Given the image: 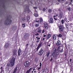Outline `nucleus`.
I'll list each match as a JSON object with an SVG mask.
<instances>
[{
	"instance_id": "obj_5",
	"label": "nucleus",
	"mask_w": 73,
	"mask_h": 73,
	"mask_svg": "<svg viewBox=\"0 0 73 73\" xmlns=\"http://www.w3.org/2000/svg\"><path fill=\"white\" fill-rule=\"evenodd\" d=\"M26 7L27 8L26 9H24V14H26L28 12V13H30L31 12V10L29 9V6L28 5H26Z\"/></svg>"
},
{
	"instance_id": "obj_24",
	"label": "nucleus",
	"mask_w": 73,
	"mask_h": 73,
	"mask_svg": "<svg viewBox=\"0 0 73 73\" xmlns=\"http://www.w3.org/2000/svg\"><path fill=\"white\" fill-rule=\"evenodd\" d=\"M61 21L62 24H63L65 23V21L64 19H62Z\"/></svg>"
},
{
	"instance_id": "obj_2",
	"label": "nucleus",
	"mask_w": 73,
	"mask_h": 73,
	"mask_svg": "<svg viewBox=\"0 0 73 73\" xmlns=\"http://www.w3.org/2000/svg\"><path fill=\"white\" fill-rule=\"evenodd\" d=\"M59 28V32L60 33H62L64 32V29H65V27L63 25H58Z\"/></svg>"
},
{
	"instance_id": "obj_40",
	"label": "nucleus",
	"mask_w": 73,
	"mask_h": 73,
	"mask_svg": "<svg viewBox=\"0 0 73 73\" xmlns=\"http://www.w3.org/2000/svg\"><path fill=\"white\" fill-rule=\"evenodd\" d=\"M42 10H43V11H45L46 10V9L44 8Z\"/></svg>"
},
{
	"instance_id": "obj_8",
	"label": "nucleus",
	"mask_w": 73,
	"mask_h": 73,
	"mask_svg": "<svg viewBox=\"0 0 73 73\" xmlns=\"http://www.w3.org/2000/svg\"><path fill=\"white\" fill-rule=\"evenodd\" d=\"M44 26L45 28V29H46L47 30H48V23L45 22L44 23Z\"/></svg>"
},
{
	"instance_id": "obj_58",
	"label": "nucleus",
	"mask_w": 73,
	"mask_h": 73,
	"mask_svg": "<svg viewBox=\"0 0 73 73\" xmlns=\"http://www.w3.org/2000/svg\"><path fill=\"white\" fill-rule=\"evenodd\" d=\"M65 57L66 56V53H65Z\"/></svg>"
},
{
	"instance_id": "obj_44",
	"label": "nucleus",
	"mask_w": 73,
	"mask_h": 73,
	"mask_svg": "<svg viewBox=\"0 0 73 73\" xmlns=\"http://www.w3.org/2000/svg\"><path fill=\"white\" fill-rule=\"evenodd\" d=\"M54 20H55V21H56V20H57V19L56 18H54Z\"/></svg>"
},
{
	"instance_id": "obj_60",
	"label": "nucleus",
	"mask_w": 73,
	"mask_h": 73,
	"mask_svg": "<svg viewBox=\"0 0 73 73\" xmlns=\"http://www.w3.org/2000/svg\"><path fill=\"white\" fill-rule=\"evenodd\" d=\"M66 29H68L69 28V27H66Z\"/></svg>"
},
{
	"instance_id": "obj_13",
	"label": "nucleus",
	"mask_w": 73,
	"mask_h": 73,
	"mask_svg": "<svg viewBox=\"0 0 73 73\" xmlns=\"http://www.w3.org/2000/svg\"><path fill=\"white\" fill-rule=\"evenodd\" d=\"M10 45L9 43H7L6 44H5V47L7 48H8L9 47Z\"/></svg>"
},
{
	"instance_id": "obj_45",
	"label": "nucleus",
	"mask_w": 73,
	"mask_h": 73,
	"mask_svg": "<svg viewBox=\"0 0 73 73\" xmlns=\"http://www.w3.org/2000/svg\"><path fill=\"white\" fill-rule=\"evenodd\" d=\"M40 66H41L42 65V64H41V63H40Z\"/></svg>"
},
{
	"instance_id": "obj_19",
	"label": "nucleus",
	"mask_w": 73,
	"mask_h": 73,
	"mask_svg": "<svg viewBox=\"0 0 73 73\" xmlns=\"http://www.w3.org/2000/svg\"><path fill=\"white\" fill-rule=\"evenodd\" d=\"M32 69V68H30L29 70H27L26 73H29V72L31 71V70Z\"/></svg>"
},
{
	"instance_id": "obj_6",
	"label": "nucleus",
	"mask_w": 73,
	"mask_h": 73,
	"mask_svg": "<svg viewBox=\"0 0 73 73\" xmlns=\"http://www.w3.org/2000/svg\"><path fill=\"white\" fill-rule=\"evenodd\" d=\"M43 52H44V50H43V49H42V48H41L40 50L38 51V54L39 56H42V55Z\"/></svg>"
},
{
	"instance_id": "obj_29",
	"label": "nucleus",
	"mask_w": 73,
	"mask_h": 73,
	"mask_svg": "<svg viewBox=\"0 0 73 73\" xmlns=\"http://www.w3.org/2000/svg\"><path fill=\"white\" fill-rule=\"evenodd\" d=\"M22 19L23 21H25L26 20V19H25V17H24L22 18Z\"/></svg>"
},
{
	"instance_id": "obj_59",
	"label": "nucleus",
	"mask_w": 73,
	"mask_h": 73,
	"mask_svg": "<svg viewBox=\"0 0 73 73\" xmlns=\"http://www.w3.org/2000/svg\"><path fill=\"white\" fill-rule=\"evenodd\" d=\"M40 68H41V67L38 68V69H40Z\"/></svg>"
},
{
	"instance_id": "obj_56",
	"label": "nucleus",
	"mask_w": 73,
	"mask_h": 73,
	"mask_svg": "<svg viewBox=\"0 0 73 73\" xmlns=\"http://www.w3.org/2000/svg\"><path fill=\"white\" fill-rule=\"evenodd\" d=\"M61 1H64L65 0H61Z\"/></svg>"
},
{
	"instance_id": "obj_28",
	"label": "nucleus",
	"mask_w": 73,
	"mask_h": 73,
	"mask_svg": "<svg viewBox=\"0 0 73 73\" xmlns=\"http://www.w3.org/2000/svg\"><path fill=\"white\" fill-rule=\"evenodd\" d=\"M34 15L35 17H38V15L37 14L35 13L34 14Z\"/></svg>"
},
{
	"instance_id": "obj_55",
	"label": "nucleus",
	"mask_w": 73,
	"mask_h": 73,
	"mask_svg": "<svg viewBox=\"0 0 73 73\" xmlns=\"http://www.w3.org/2000/svg\"><path fill=\"white\" fill-rule=\"evenodd\" d=\"M28 45H29V44H26V46H28Z\"/></svg>"
},
{
	"instance_id": "obj_35",
	"label": "nucleus",
	"mask_w": 73,
	"mask_h": 73,
	"mask_svg": "<svg viewBox=\"0 0 73 73\" xmlns=\"http://www.w3.org/2000/svg\"><path fill=\"white\" fill-rule=\"evenodd\" d=\"M68 10L69 11H71V9H70V7L68 8Z\"/></svg>"
},
{
	"instance_id": "obj_27",
	"label": "nucleus",
	"mask_w": 73,
	"mask_h": 73,
	"mask_svg": "<svg viewBox=\"0 0 73 73\" xmlns=\"http://www.w3.org/2000/svg\"><path fill=\"white\" fill-rule=\"evenodd\" d=\"M38 32L39 33H41V29H40V28H38Z\"/></svg>"
},
{
	"instance_id": "obj_36",
	"label": "nucleus",
	"mask_w": 73,
	"mask_h": 73,
	"mask_svg": "<svg viewBox=\"0 0 73 73\" xmlns=\"http://www.w3.org/2000/svg\"><path fill=\"white\" fill-rule=\"evenodd\" d=\"M7 66H10V64L9 63H8L7 64Z\"/></svg>"
},
{
	"instance_id": "obj_3",
	"label": "nucleus",
	"mask_w": 73,
	"mask_h": 73,
	"mask_svg": "<svg viewBox=\"0 0 73 73\" xmlns=\"http://www.w3.org/2000/svg\"><path fill=\"white\" fill-rule=\"evenodd\" d=\"M16 59L14 57L12 58L11 60H10L9 63L11 65V66L12 67L14 66L15 63V59Z\"/></svg>"
},
{
	"instance_id": "obj_63",
	"label": "nucleus",
	"mask_w": 73,
	"mask_h": 73,
	"mask_svg": "<svg viewBox=\"0 0 73 73\" xmlns=\"http://www.w3.org/2000/svg\"><path fill=\"white\" fill-rule=\"evenodd\" d=\"M48 46H50V45L49 44V45H48Z\"/></svg>"
},
{
	"instance_id": "obj_17",
	"label": "nucleus",
	"mask_w": 73,
	"mask_h": 73,
	"mask_svg": "<svg viewBox=\"0 0 73 73\" xmlns=\"http://www.w3.org/2000/svg\"><path fill=\"white\" fill-rule=\"evenodd\" d=\"M63 15V13L62 12H61L60 13V14H59V17H60V19H61L62 17V15Z\"/></svg>"
},
{
	"instance_id": "obj_57",
	"label": "nucleus",
	"mask_w": 73,
	"mask_h": 73,
	"mask_svg": "<svg viewBox=\"0 0 73 73\" xmlns=\"http://www.w3.org/2000/svg\"><path fill=\"white\" fill-rule=\"evenodd\" d=\"M44 40H45V38H43V41H44Z\"/></svg>"
},
{
	"instance_id": "obj_11",
	"label": "nucleus",
	"mask_w": 73,
	"mask_h": 73,
	"mask_svg": "<svg viewBox=\"0 0 73 73\" xmlns=\"http://www.w3.org/2000/svg\"><path fill=\"white\" fill-rule=\"evenodd\" d=\"M54 20L53 21V18L51 17L50 19L48 21V22L49 23H53L54 22Z\"/></svg>"
},
{
	"instance_id": "obj_32",
	"label": "nucleus",
	"mask_w": 73,
	"mask_h": 73,
	"mask_svg": "<svg viewBox=\"0 0 73 73\" xmlns=\"http://www.w3.org/2000/svg\"><path fill=\"white\" fill-rule=\"evenodd\" d=\"M60 52V53H62L64 52V50H63V49H62L61 50H59Z\"/></svg>"
},
{
	"instance_id": "obj_26",
	"label": "nucleus",
	"mask_w": 73,
	"mask_h": 73,
	"mask_svg": "<svg viewBox=\"0 0 73 73\" xmlns=\"http://www.w3.org/2000/svg\"><path fill=\"white\" fill-rule=\"evenodd\" d=\"M48 12L49 13H51V12H52V9H49L48 10Z\"/></svg>"
},
{
	"instance_id": "obj_10",
	"label": "nucleus",
	"mask_w": 73,
	"mask_h": 73,
	"mask_svg": "<svg viewBox=\"0 0 73 73\" xmlns=\"http://www.w3.org/2000/svg\"><path fill=\"white\" fill-rule=\"evenodd\" d=\"M23 38L25 39H28L29 38V36H28V33H25V35L23 36Z\"/></svg>"
},
{
	"instance_id": "obj_22",
	"label": "nucleus",
	"mask_w": 73,
	"mask_h": 73,
	"mask_svg": "<svg viewBox=\"0 0 73 73\" xmlns=\"http://www.w3.org/2000/svg\"><path fill=\"white\" fill-rule=\"evenodd\" d=\"M40 23H42V22H43V19L42 18H40Z\"/></svg>"
},
{
	"instance_id": "obj_7",
	"label": "nucleus",
	"mask_w": 73,
	"mask_h": 73,
	"mask_svg": "<svg viewBox=\"0 0 73 73\" xmlns=\"http://www.w3.org/2000/svg\"><path fill=\"white\" fill-rule=\"evenodd\" d=\"M56 53V57L57 56H58V54H59V52L58 51H57V50L55 48L54 50V52H53V54H55Z\"/></svg>"
},
{
	"instance_id": "obj_38",
	"label": "nucleus",
	"mask_w": 73,
	"mask_h": 73,
	"mask_svg": "<svg viewBox=\"0 0 73 73\" xmlns=\"http://www.w3.org/2000/svg\"><path fill=\"white\" fill-rule=\"evenodd\" d=\"M1 73H2V72H3V69H3V67H1Z\"/></svg>"
},
{
	"instance_id": "obj_15",
	"label": "nucleus",
	"mask_w": 73,
	"mask_h": 73,
	"mask_svg": "<svg viewBox=\"0 0 73 73\" xmlns=\"http://www.w3.org/2000/svg\"><path fill=\"white\" fill-rule=\"evenodd\" d=\"M16 53H17V51L16 50H14L13 51V56H16Z\"/></svg>"
},
{
	"instance_id": "obj_41",
	"label": "nucleus",
	"mask_w": 73,
	"mask_h": 73,
	"mask_svg": "<svg viewBox=\"0 0 73 73\" xmlns=\"http://www.w3.org/2000/svg\"><path fill=\"white\" fill-rule=\"evenodd\" d=\"M35 36H38V35H39V34L38 33H36V34H35Z\"/></svg>"
},
{
	"instance_id": "obj_34",
	"label": "nucleus",
	"mask_w": 73,
	"mask_h": 73,
	"mask_svg": "<svg viewBox=\"0 0 73 73\" xmlns=\"http://www.w3.org/2000/svg\"><path fill=\"white\" fill-rule=\"evenodd\" d=\"M36 38H37V40H40V38L38 36L36 37Z\"/></svg>"
},
{
	"instance_id": "obj_49",
	"label": "nucleus",
	"mask_w": 73,
	"mask_h": 73,
	"mask_svg": "<svg viewBox=\"0 0 73 73\" xmlns=\"http://www.w3.org/2000/svg\"><path fill=\"white\" fill-rule=\"evenodd\" d=\"M33 8L34 9H37V7H34Z\"/></svg>"
},
{
	"instance_id": "obj_16",
	"label": "nucleus",
	"mask_w": 73,
	"mask_h": 73,
	"mask_svg": "<svg viewBox=\"0 0 73 73\" xmlns=\"http://www.w3.org/2000/svg\"><path fill=\"white\" fill-rule=\"evenodd\" d=\"M47 40H48L49 38H50V37H51V34H47Z\"/></svg>"
},
{
	"instance_id": "obj_33",
	"label": "nucleus",
	"mask_w": 73,
	"mask_h": 73,
	"mask_svg": "<svg viewBox=\"0 0 73 73\" xmlns=\"http://www.w3.org/2000/svg\"><path fill=\"white\" fill-rule=\"evenodd\" d=\"M35 26L36 27H38L39 26V24H36L35 25Z\"/></svg>"
},
{
	"instance_id": "obj_23",
	"label": "nucleus",
	"mask_w": 73,
	"mask_h": 73,
	"mask_svg": "<svg viewBox=\"0 0 73 73\" xmlns=\"http://www.w3.org/2000/svg\"><path fill=\"white\" fill-rule=\"evenodd\" d=\"M27 21H29V20H30V17L29 16H28L27 17Z\"/></svg>"
},
{
	"instance_id": "obj_62",
	"label": "nucleus",
	"mask_w": 73,
	"mask_h": 73,
	"mask_svg": "<svg viewBox=\"0 0 73 73\" xmlns=\"http://www.w3.org/2000/svg\"><path fill=\"white\" fill-rule=\"evenodd\" d=\"M56 16H58V14H56Z\"/></svg>"
},
{
	"instance_id": "obj_18",
	"label": "nucleus",
	"mask_w": 73,
	"mask_h": 73,
	"mask_svg": "<svg viewBox=\"0 0 73 73\" xmlns=\"http://www.w3.org/2000/svg\"><path fill=\"white\" fill-rule=\"evenodd\" d=\"M21 49L19 48L18 52V56H20V53H21Z\"/></svg>"
},
{
	"instance_id": "obj_39",
	"label": "nucleus",
	"mask_w": 73,
	"mask_h": 73,
	"mask_svg": "<svg viewBox=\"0 0 73 73\" xmlns=\"http://www.w3.org/2000/svg\"><path fill=\"white\" fill-rule=\"evenodd\" d=\"M39 41H40V40H36V43H38V42H39Z\"/></svg>"
},
{
	"instance_id": "obj_54",
	"label": "nucleus",
	"mask_w": 73,
	"mask_h": 73,
	"mask_svg": "<svg viewBox=\"0 0 73 73\" xmlns=\"http://www.w3.org/2000/svg\"><path fill=\"white\" fill-rule=\"evenodd\" d=\"M56 17V16H55V15H54V16H53V17H54V18H55Z\"/></svg>"
},
{
	"instance_id": "obj_25",
	"label": "nucleus",
	"mask_w": 73,
	"mask_h": 73,
	"mask_svg": "<svg viewBox=\"0 0 73 73\" xmlns=\"http://www.w3.org/2000/svg\"><path fill=\"white\" fill-rule=\"evenodd\" d=\"M57 36L58 37H62V35L61 34H59L58 35H57Z\"/></svg>"
},
{
	"instance_id": "obj_9",
	"label": "nucleus",
	"mask_w": 73,
	"mask_h": 73,
	"mask_svg": "<svg viewBox=\"0 0 73 73\" xmlns=\"http://www.w3.org/2000/svg\"><path fill=\"white\" fill-rule=\"evenodd\" d=\"M42 42H41L38 45V46L37 47L36 49L37 51H38V49H40V48H41V46H42Z\"/></svg>"
},
{
	"instance_id": "obj_51",
	"label": "nucleus",
	"mask_w": 73,
	"mask_h": 73,
	"mask_svg": "<svg viewBox=\"0 0 73 73\" xmlns=\"http://www.w3.org/2000/svg\"><path fill=\"white\" fill-rule=\"evenodd\" d=\"M66 4H68V1H66Z\"/></svg>"
},
{
	"instance_id": "obj_37",
	"label": "nucleus",
	"mask_w": 73,
	"mask_h": 73,
	"mask_svg": "<svg viewBox=\"0 0 73 73\" xmlns=\"http://www.w3.org/2000/svg\"><path fill=\"white\" fill-rule=\"evenodd\" d=\"M35 22L36 23H39V22H40V21L39 20L38 21H36Z\"/></svg>"
},
{
	"instance_id": "obj_64",
	"label": "nucleus",
	"mask_w": 73,
	"mask_h": 73,
	"mask_svg": "<svg viewBox=\"0 0 73 73\" xmlns=\"http://www.w3.org/2000/svg\"><path fill=\"white\" fill-rule=\"evenodd\" d=\"M30 3L32 4H33L32 3V2H30Z\"/></svg>"
},
{
	"instance_id": "obj_1",
	"label": "nucleus",
	"mask_w": 73,
	"mask_h": 73,
	"mask_svg": "<svg viewBox=\"0 0 73 73\" xmlns=\"http://www.w3.org/2000/svg\"><path fill=\"white\" fill-rule=\"evenodd\" d=\"M7 20H6L5 22V25H8L11 24L12 23V21L11 20L12 18V17L11 15L7 16Z\"/></svg>"
},
{
	"instance_id": "obj_14",
	"label": "nucleus",
	"mask_w": 73,
	"mask_h": 73,
	"mask_svg": "<svg viewBox=\"0 0 73 73\" xmlns=\"http://www.w3.org/2000/svg\"><path fill=\"white\" fill-rule=\"evenodd\" d=\"M61 44V42L60 41L58 40L56 43V45L57 46H59Z\"/></svg>"
},
{
	"instance_id": "obj_53",
	"label": "nucleus",
	"mask_w": 73,
	"mask_h": 73,
	"mask_svg": "<svg viewBox=\"0 0 73 73\" xmlns=\"http://www.w3.org/2000/svg\"><path fill=\"white\" fill-rule=\"evenodd\" d=\"M43 37H46V35H43Z\"/></svg>"
},
{
	"instance_id": "obj_47",
	"label": "nucleus",
	"mask_w": 73,
	"mask_h": 73,
	"mask_svg": "<svg viewBox=\"0 0 73 73\" xmlns=\"http://www.w3.org/2000/svg\"><path fill=\"white\" fill-rule=\"evenodd\" d=\"M44 32H45V31H44V29L43 30V31L42 32V33H44Z\"/></svg>"
},
{
	"instance_id": "obj_43",
	"label": "nucleus",
	"mask_w": 73,
	"mask_h": 73,
	"mask_svg": "<svg viewBox=\"0 0 73 73\" xmlns=\"http://www.w3.org/2000/svg\"><path fill=\"white\" fill-rule=\"evenodd\" d=\"M45 71V69H43V71H42V72L43 73H44Z\"/></svg>"
},
{
	"instance_id": "obj_61",
	"label": "nucleus",
	"mask_w": 73,
	"mask_h": 73,
	"mask_svg": "<svg viewBox=\"0 0 73 73\" xmlns=\"http://www.w3.org/2000/svg\"><path fill=\"white\" fill-rule=\"evenodd\" d=\"M70 1H71V2H73V0H71Z\"/></svg>"
},
{
	"instance_id": "obj_50",
	"label": "nucleus",
	"mask_w": 73,
	"mask_h": 73,
	"mask_svg": "<svg viewBox=\"0 0 73 73\" xmlns=\"http://www.w3.org/2000/svg\"><path fill=\"white\" fill-rule=\"evenodd\" d=\"M58 1L59 3H60L61 2V0H58Z\"/></svg>"
},
{
	"instance_id": "obj_52",
	"label": "nucleus",
	"mask_w": 73,
	"mask_h": 73,
	"mask_svg": "<svg viewBox=\"0 0 73 73\" xmlns=\"http://www.w3.org/2000/svg\"><path fill=\"white\" fill-rule=\"evenodd\" d=\"M72 59H70V62H71V61H72Z\"/></svg>"
},
{
	"instance_id": "obj_21",
	"label": "nucleus",
	"mask_w": 73,
	"mask_h": 73,
	"mask_svg": "<svg viewBox=\"0 0 73 73\" xmlns=\"http://www.w3.org/2000/svg\"><path fill=\"white\" fill-rule=\"evenodd\" d=\"M50 54V52H48L46 53V55L47 57H48L49 56V54Z\"/></svg>"
},
{
	"instance_id": "obj_4",
	"label": "nucleus",
	"mask_w": 73,
	"mask_h": 73,
	"mask_svg": "<svg viewBox=\"0 0 73 73\" xmlns=\"http://www.w3.org/2000/svg\"><path fill=\"white\" fill-rule=\"evenodd\" d=\"M30 65H31V62L28 61H26L24 64V66L26 68H29L30 66Z\"/></svg>"
},
{
	"instance_id": "obj_12",
	"label": "nucleus",
	"mask_w": 73,
	"mask_h": 73,
	"mask_svg": "<svg viewBox=\"0 0 73 73\" xmlns=\"http://www.w3.org/2000/svg\"><path fill=\"white\" fill-rule=\"evenodd\" d=\"M57 35L54 34L52 35V38L53 39V40H56V36H57Z\"/></svg>"
},
{
	"instance_id": "obj_46",
	"label": "nucleus",
	"mask_w": 73,
	"mask_h": 73,
	"mask_svg": "<svg viewBox=\"0 0 73 73\" xmlns=\"http://www.w3.org/2000/svg\"><path fill=\"white\" fill-rule=\"evenodd\" d=\"M53 61V58H51L50 59V61Z\"/></svg>"
},
{
	"instance_id": "obj_42",
	"label": "nucleus",
	"mask_w": 73,
	"mask_h": 73,
	"mask_svg": "<svg viewBox=\"0 0 73 73\" xmlns=\"http://www.w3.org/2000/svg\"><path fill=\"white\" fill-rule=\"evenodd\" d=\"M66 27H67L68 26V24H65Z\"/></svg>"
},
{
	"instance_id": "obj_30",
	"label": "nucleus",
	"mask_w": 73,
	"mask_h": 73,
	"mask_svg": "<svg viewBox=\"0 0 73 73\" xmlns=\"http://www.w3.org/2000/svg\"><path fill=\"white\" fill-rule=\"evenodd\" d=\"M25 23H24L22 24V25L23 26V28H25Z\"/></svg>"
},
{
	"instance_id": "obj_31",
	"label": "nucleus",
	"mask_w": 73,
	"mask_h": 73,
	"mask_svg": "<svg viewBox=\"0 0 73 73\" xmlns=\"http://www.w3.org/2000/svg\"><path fill=\"white\" fill-rule=\"evenodd\" d=\"M35 62H37L38 61V59L37 58H35Z\"/></svg>"
},
{
	"instance_id": "obj_48",
	"label": "nucleus",
	"mask_w": 73,
	"mask_h": 73,
	"mask_svg": "<svg viewBox=\"0 0 73 73\" xmlns=\"http://www.w3.org/2000/svg\"><path fill=\"white\" fill-rule=\"evenodd\" d=\"M60 47H61L60 46H59V47H58V50L59 49H60Z\"/></svg>"
},
{
	"instance_id": "obj_20",
	"label": "nucleus",
	"mask_w": 73,
	"mask_h": 73,
	"mask_svg": "<svg viewBox=\"0 0 73 73\" xmlns=\"http://www.w3.org/2000/svg\"><path fill=\"white\" fill-rule=\"evenodd\" d=\"M17 67H16L15 69L14 70L13 73H16V72L17 71Z\"/></svg>"
}]
</instances>
